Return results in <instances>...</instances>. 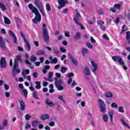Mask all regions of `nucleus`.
<instances>
[{
    "label": "nucleus",
    "mask_w": 130,
    "mask_h": 130,
    "mask_svg": "<svg viewBox=\"0 0 130 130\" xmlns=\"http://www.w3.org/2000/svg\"><path fill=\"white\" fill-rule=\"evenodd\" d=\"M56 77L54 78L55 81L54 84L56 88L57 89L58 91H62L64 90V87L63 86H64V81L61 79H58L60 78V74L59 73H55Z\"/></svg>",
    "instance_id": "obj_1"
},
{
    "label": "nucleus",
    "mask_w": 130,
    "mask_h": 130,
    "mask_svg": "<svg viewBox=\"0 0 130 130\" xmlns=\"http://www.w3.org/2000/svg\"><path fill=\"white\" fill-rule=\"evenodd\" d=\"M28 9L31 10L32 13H34L35 15V17L34 19H32V22L34 24H37L38 22H40L41 21V15L39 13V11H38V9L34 6L32 4H29L28 5Z\"/></svg>",
    "instance_id": "obj_2"
},
{
    "label": "nucleus",
    "mask_w": 130,
    "mask_h": 130,
    "mask_svg": "<svg viewBox=\"0 0 130 130\" xmlns=\"http://www.w3.org/2000/svg\"><path fill=\"white\" fill-rule=\"evenodd\" d=\"M43 36L44 37L45 41L46 42H48L49 40V36H48V30H47V27H46V24L45 23L43 24Z\"/></svg>",
    "instance_id": "obj_3"
},
{
    "label": "nucleus",
    "mask_w": 130,
    "mask_h": 130,
    "mask_svg": "<svg viewBox=\"0 0 130 130\" xmlns=\"http://www.w3.org/2000/svg\"><path fill=\"white\" fill-rule=\"evenodd\" d=\"M58 3L59 4V6L58 7V10H61L68 2L67 0H58Z\"/></svg>",
    "instance_id": "obj_4"
},
{
    "label": "nucleus",
    "mask_w": 130,
    "mask_h": 130,
    "mask_svg": "<svg viewBox=\"0 0 130 130\" xmlns=\"http://www.w3.org/2000/svg\"><path fill=\"white\" fill-rule=\"evenodd\" d=\"M117 10H121V4H116L114 5L113 7H111L110 9V11L113 12V13L116 12Z\"/></svg>",
    "instance_id": "obj_5"
},
{
    "label": "nucleus",
    "mask_w": 130,
    "mask_h": 130,
    "mask_svg": "<svg viewBox=\"0 0 130 130\" xmlns=\"http://www.w3.org/2000/svg\"><path fill=\"white\" fill-rule=\"evenodd\" d=\"M20 34L21 36H22V37L24 40V42L26 44V46L28 48V50H31V46H30V43H29V42H28V40H27V39H26V37L23 34V32L22 31H21L20 32Z\"/></svg>",
    "instance_id": "obj_6"
},
{
    "label": "nucleus",
    "mask_w": 130,
    "mask_h": 130,
    "mask_svg": "<svg viewBox=\"0 0 130 130\" xmlns=\"http://www.w3.org/2000/svg\"><path fill=\"white\" fill-rule=\"evenodd\" d=\"M35 5L39 9L40 13H41L42 16H44L45 14H44V9H43V5L42 4H38V2H36Z\"/></svg>",
    "instance_id": "obj_7"
},
{
    "label": "nucleus",
    "mask_w": 130,
    "mask_h": 130,
    "mask_svg": "<svg viewBox=\"0 0 130 130\" xmlns=\"http://www.w3.org/2000/svg\"><path fill=\"white\" fill-rule=\"evenodd\" d=\"M21 55L16 56V58H15L14 59L13 71H15V70H16V68L18 67L19 64L18 61L21 60Z\"/></svg>",
    "instance_id": "obj_8"
},
{
    "label": "nucleus",
    "mask_w": 130,
    "mask_h": 130,
    "mask_svg": "<svg viewBox=\"0 0 130 130\" xmlns=\"http://www.w3.org/2000/svg\"><path fill=\"white\" fill-rule=\"evenodd\" d=\"M91 66L93 68L92 69V72L93 73L94 75H96L95 71H97L98 69V64H97L95 62L91 61Z\"/></svg>",
    "instance_id": "obj_9"
},
{
    "label": "nucleus",
    "mask_w": 130,
    "mask_h": 130,
    "mask_svg": "<svg viewBox=\"0 0 130 130\" xmlns=\"http://www.w3.org/2000/svg\"><path fill=\"white\" fill-rule=\"evenodd\" d=\"M0 64L1 68H6L7 67V61H6V59L5 58L2 57L1 58V61H0Z\"/></svg>",
    "instance_id": "obj_10"
},
{
    "label": "nucleus",
    "mask_w": 130,
    "mask_h": 130,
    "mask_svg": "<svg viewBox=\"0 0 130 130\" xmlns=\"http://www.w3.org/2000/svg\"><path fill=\"white\" fill-rule=\"evenodd\" d=\"M80 13L79 12H77L76 15H75V17L74 18L73 20L76 24V25H78V24H79V18H80Z\"/></svg>",
    "instance_id": "obj_11"
},
{
    "label": "nucleus",
    "mask_w": 130,
    "mask_h": 130,
    "mask_svg": "<svg viewBox=\"0 0 130 130\" xmlns=\"http://www.w3.org/2000/svg\"><path fill=\"white\" fill-rule=\"evenodd\" d=\"M83 74L85 75V76H90L91 74V72H90V69L88 67H85L83 69Z\"/></svg>",
    "instance_id": "obj_12"
},
{
    "label": "nucleus",
    "mask_w": 130,
    "mask_h": 130,
    "mask_svg": "<svg viewBox=\"0 0 130 130\" xmlns=\"http://www.w3.org/2000/svg\"><path fill=\"white\" fill-rule=\"evenodd\" d=\"M68 54H69L70 59H71V60H72V61L74 63V64L75 66H77L78 65V61L76 59L74 58V57L72 55H71L70 53H69Z\"/></svg>",
    "instance_id": "obj_13"
},
{
    "label": "nucleus",
    "mask_w": 130,
    "mask_h": 130,
    "mask_svg": "<svg viewBox=\"0 0 130 130\" xmlns=\"http://www.w3.org/2000/svg\"><path fill=\"white\" fill-rule=\"evenodd\" d=\"M19 102L20 103L21 110H22V111H24V110H25L26 108L25 103L24 102V101L22 100L21 101L19 100Z\"/></svg>",
    "instance_id": "obj_14"
},
{
    "label": "nucleus",
    "mask_w": 130,
    "mask_h": 130,
    "mask_svg": "<svg viewBox=\"0 0 130 130\" xmlns=\"http://www.w3.org/2000/svg\"><path fill=\"white\" fill-rule=\"evenodd\" d=\"M0 47L1 48H6V43L4 41V39L2 37H0Z\"/></svg>",
    "instance_id": "obj_15"
},
{
    "label": "nucleus",
    "mask_w": 130,
    "mask_h": 130,
    "mask_svg": "<svg viewBox=\"0 0 130 130\" xmlns=\"http://www.w3.org/2000/svg\"><path fill=\"white\" fill-rule=\"evenodd\" d=\"M45 103L48 106L50 107H53L54 106V104L52 102H49V100L48 99H46Z\"/></svg>",
    "instance_id": "obj_16"
},
{
    "label": "nucleus",
    "mask_w": 130,
    "mask_h": 130,
    "mask_svg": "<svg viewBox=\"0 0 130 130\" xmlns=\"http://www.w3.org/2000/svg\"><path fill=\"white\" fill-rule=\"evenodd\" d=\"M21 92L22 94L24 96L25 99H27V97H28V91L25 88H23L21 89Z\"/></svg>",
    "instance_id": "obj_17"
},
{
    "label": "nucleus",
    "mask_w": 130,
    "mask_h": 130,
    "mask_svg": "<svg viewBox=\"0 0 130 130\" xmlns=\"http://www.w3.org/2000/svg\"><path fill=\"white\" fill-rule=\"evenodd\" d=\"M109 117L110 118V120L112 122H113V114H114V112L113 111H110L108 113Z\"/></svg>",
    "instance_id": "obj_18"
},
{
    "label": "nucleus",
    "mask_w": 130,
    "mask_h": 130,
    "mask_svg": "<svg viewBox=\"0 0 130 130\" xmlns=\"http://www.w3.org/2000/svg\"><path fill=\"white\" fill-rule=\"evenodd\" d=\"M49 118V115L48 114H44L41 116V119L42 120H45L46 119H48Z\"/></svg>",
    "instance_id": "obj_19"
},
{
    "label": "nucleus",
    "mask_w": 130,
    "mask_h": 130,
    "mask_svg": "<svg viewBox=\"0 0 130 130\" xmlns=\"http://www.w3.org/2000/svg\"><path fill=\"white\" fill-rule=\"evenodd\" d=\"M39 123V121L36 120L32 121L31 122V125L33 127H37L38 126V124Z\"/></svg>",
    "instance_id": "obj_20"
},
{
    "label": "nucleus",
    "mask_w": 130,
    "mask_h": 130,
    "mask_svg": "<svg viewBox=\"0 0 130 130\" xmlns=\"http://www.w3.org/2000/svg\"><path fill=\"white\" fill-rule=\"evenodd\" d=\"M4 19L5 24L7 25H10L11 24V20L8 17L4 16Z\"/></svg>",
    "instance_id": "obj_21"
},
{
    "label": "nucleus",
    "mask_w": 130,
    "mask_h": 130,
    "mask_svg": "<svg viewBox=\"0 0 130 130\" xmlns=\"http://www.w3.org/2000/svg\"><path fill=\"white\" fill-rule=\"evenodd\" d=\"M36 85L35 86L36 89L38 90H40L41 89V85H40V82L36 81Z\"/></svg>",
    "instance_id": "obj_22"
},
{
    "label": "nucleus",
    "mask_w": 130,
    "mask_h": 130,
    "mask_svg": "<svg viewBox=\"0 0 130 130\" xmlns=\"http://www.w3.org/2000/svg\"><path fill=\"white\" fill-rule=\"evenodd\" d=\"M74 38L77 40L81 39V34H80V32H77L74 37Z\"/></svg>",
    "instance_id": "obj_23"
},
{
    "label": "nucleus",
    "mask_w": 130,
    "mask_h": 130,
    "mask_svg": "<svg viewBox=\"0 0 130 130\" xmlns=\"http://www.w3.org/2000/svg\"><path fill=\"white\" fill-rule=\"evenodd\" d=\"M50 60L51 63H54V64H56L57 63V58L55 57L53 59L50 58Z\"/></svg>",
    "instance_id": "obj_24"
},
{
    "label": "nucleus",
    "mask_w": 130,
    "mask_h": 130,
    "mask_svg": "<svg viewBox=\"0 0 130 130\" xmlns=\"http://www.w3.org/2000/svg\"><path fill=\"white\" fill-rule=\"evenodd\" d=\"M101 112L103 113H105L106 112V107L105 106H102L100 107Z\"/></svg>",
    "instance_id": "obj_25"
},
{
    "label": "nucleus",
    "mask_w": 130,
    "mask_h": 130,
    "mask_svg": "<svg viewBox=\"0 0 130 130\" xmlns=\"http://www.w3.org/2000/svg\"><path fill=\"white\" fill-rule=\"evenodd\" d=\"M99 103L100 107L101 106H105V103H104V101L101 99H99Z\"/></svg>",
    "instance_id": "obj_26"
},
{
    "label": "nucleus",
    "mask_w": 130,
    "mask_h": 130,
    "mask_svg": "<svg viewBox=\"0 0 130 130\" xmlns=\"http://www.w3.org/2000/svg\"><path fill=\"white\" fill-rule=\"evenodd\" d=\"M126 38L127 39V42L128 43H130V40H129V38H130V32L129 31H127L126 32Z\"/></svg>",
    "instance_id": "obj_27"
},
{
    "label": "nucleus",
    "mask_w": 130,
    "mask_h": 130,
    "mask_svg": "<svg viewBox=\"0 0 130 130\" xmlns=\"http://www.w3.org/2000/svg\"><path fill=\"white\" fill-rule=\"evenodd\" d=\"M120 58V57H119L118 56H112V59H113V60H114V61H118Z\"/></svg>",
    "instance_id": "obj_28"
},
{
    "label": "nucleus",
    "mask_w": 130,
    "mask_h": 130,
    "mask_svg": "<svg viewBox=\"0 0 130 130\" xmlns=\"http://www.w3.org/2000/svg\"><path fill=\"white\" fill-rule=\"evenodd\" d=\"M118 62L121 66H123L124 64L123 59L121 57H120V58L119 59V60H118Z\"/></svg>",
    "instance_id": "obj_29"
},
{
    "label": "nucleus",
    "mask_w": 130,
    "mask_h": 130,
    "mask_svg": "<svg viewBox=\"0 0 130 130\" xmlns=\"http://www.w3.org/2000/svg\"><path fill=\"white\" fill-rule=\"evenodd\" d=\"M105 96L107 98H110L112 97L113 95L111 92H106L105 94Z\"/></svg>",
    "instance_id": "obj_30"
},
{
    "label": "nucleus",
    "mask_w": 130,
    "mask_h": 130,
    "mask_svg": "<svg viewBox=\"0 0 130 130\" xmlns=\"http://www.w3.org/2000/svg\"><path fill=\"white\" fill-rule=\"evenodd\" d=\"M60 70H61V73H62V74H64V73L67 72V69L64 67H61L60 68Z\"/></svg>",
    "instance_id": "obj_31"
},
{
    "label": "nucleus",
    "mask_w": 130,
    "mask_h": 130,
    "mask_svg": "<svg viewBox=\"0 0 130 130\" xmlns=\"http://www.w3.org/2000/svg\"><path fill=\"white\" fill-rule=\"evenodd\" d=\"M103 119L105 122H107L108 120V116L107 114H104L103 117Z\"/></svg>",
    "instance_id": "obj_32"
},
{
    "label": "nucleus",
    "mask_w": 130,
    "mask_h": 130,
    "mask_svg": "<svg viewBox=\"0 0 130 130\" xmlns=\"http://www.w3.org/2000/svg\"><path fill=\"white\" fill-rule=\"evenodd\" d=\"M0 8L2 11H5L6 10V6L2 3H0Z\"/></svg>",
    "instance_id": "obj_33"
},
{
    "label": "nucleus",
    "mask_w": 130,
    "mask_h": 130,
    "mask_svg": "<svg viewBox=\"0 0 130 130\" xmlns=\"http://www.w3.org/2000/svg\"><path fill=\"white\" fill-rule=\"evenodd\" d=\"M82 53L83 55H85L86 53H88V49H87L86 48H83L82 50Z\"/></svg>",
    "instance_id": "obj_34"
},
{
    "label": "nucleus",
    "mask_w": 130,
    "mask_h": 130,
    "mask_svg": "<svg viewBox=\"0 0 130 130\" xmlns=\"http://www.w3.org/2000/svg\"><path fill=\"white\" fill-rule=\"evenodd\" d=\"M3 125L4 127H6L8 126V120L7 119H5L3 122Z\"/></svg>",
    "instance_id": "obj_35"
},
{
    "label": "nucleus",
    "mask_w": 130,
    "mask_h": 130,
    "mask_svg": "<svg viewBox=\"0 0 130 130\" xmlns=\"http://www.w3.org/2000/svg\"><path fill=\"white\" fill-rule=\"evenodd\" d=\"M46 8L48 12H50V11L51 10V7H50V5H49V4H46Z\"/></svg>",
    "instance_id": "obj_36"
},
{
    "label": "nucleus",
    "mask_w": 130,
    "mask_h": 130,
    "mask_svg": "<svg viewBox=\"0 0 130 130\" xmlns=\"http://www.w3.org/2000/svg\"><path fill=\"white\" fill-rule=\"evenodd\" d=\"M36 59H37V58L34 55L31 56V57H30V60L32 62H34V61H35L36 60Z\"/></svg>",
    "instance_id": "obj_37"
},
{
    "label": "nucleus",
    "mask_w": 130,
    "mask_h": 130,
    "mask_svg": "<svg viewBox=\"0 0 130 130\" xmlns=\"http://www.w3.org/2000/svg\"><path fill=\"white\" fill-rule=\"evenodd\" d=\"M45 52L43 50H40L37 52V54L38 55H43L44 54Z\"/></svg>",
    "instance_id": "obj_38"
},
{
    "label": "nucleus",
    "mask_w": 130,
    "mask_h": 130,
    "mask_svg": "<svg viewBox=\"0 0 130 130\" xmlns=\"http://www.w3.org/2000/svg\"><path fill=\"white\" fill-rule=\"evenodd\" d=\"M58 99H59V100L62 101L63 103H66V101H64V100H63V97L62 96V95H59L58 96Z\"/></svg>",
    "instance_id": "obj_39"
},
{
    "label": "nucleus",
    "mask_w": 130,
    "mask_h": 130,
    "mask_svg": "<svg viewBox=\"0 0 130 130\" xmlns=\"http://www.w3.org/2000/svg\"><path fill=\"white\" fill-rule=\"evenodd\" d=\"M98 25H100V26H102L103 25H104V21L102 20H99L97 22Z\"/></svg>",
    "instance_id": "obj_40"
},
{
    "label": "nucleus",
    "mask_w": 130,
    "mask_h": 130,
    "mask_svg": "<svg viewBox=\"0 0 130 130\" xmlns=\"http://www.w3.org/2000/svg\"><path fill=\"white\" fill-rule=\"evenodd\" d=\"M32 96L35 99H37L38 100H39V98L37 96V93L36 92H34L32 93Z\"/></svg>",
    "instance_id": "obj_41"
},
{
    "label": "nucleus",
    "mask_w": 130,
    "mask_h": 130,
    "mask_svg": "<svg viewBox=\"0 0 130 130\" xmlns=\"http://www.w3.org/2000/svg\"><path fill=\"white\" fill-rule=\"evenodd\" d=\"M25 118L26 120H30V118H31V115L29 114H26L25 116Z\"/></svg>",
    "instance_id": "obj_42"
},
{
    "label": "nucleus",
    "mask_w": 130,
    "mask_h": 130,
    "mask_svg": "<svg viewBox=\"0 0 130 130\" xmlns=\"http://www.w3.org/2000/svg\"><path fill=\"white\" fill-rule=\"evenodd\" d=\"M28 128H31V124H29V123L26 122L25 125V129H28Z\"/></svg>",
    "instance_id": "obj_43"
},
{
    "label": "nucleus",
    "mask_w": 130,
    "mask_h": 130,
    "mask_svg": "<svg viewBox=\"0 0 130 130\" xmlns=\"http://www.w3.org/2000/svg\"><path fill=\"white\" fill-rule=\"evenodd\" d=\"M14 43L15 44H18V41L17 40V37L15 36L13 37Z\"/></svg>",
    "instance_id": "obj_44"
},
{
    "label": "nucleus",
    "mask_w": 130,
    "mask_h": 130,
    "mask_svg": "<svg viewBox=\"0 0 130 130\" xmlns=\"http://www.w3.org/2000/svg\"><path fill=\"white\" fill-rule=\"evenodd\" d=\"M9 35L12 36V37H14L15 36H16V35H15V34H14V32H13V31L12 30H9Z\"/></svg>",
    "instance_id": "obj_45"
},
{
    "label": "nucleus",
    "mask_w": 130,
    "mask_h": 130,
    "mask_svg": "<svg viewBox=\"0 0 130 130\" xmlns=\"http://www.w3.org/2000/svg\"><path fill=\"white\" fill-rule=\"evenodd\" d=\"M60 52H62V53H65V52H67V49H66L62 47H60Z\"/></svg>",
    "instance_id": "obj_46"
},
{
    "label": "nucleus",
    "mask_w": 130,
    "mask_h": 130,
    "mask_svg": "<svg viewBox=\"0 0 130 130\" xmlns=\"http://www.w3.org/2000/svg\"><path fill=\"white\" fill-rule=\"evenodd\" d=\"M111 107H112L113 108H117V105H116L115 103H113L111 104Z\"/></svg>",
    "instance_id": "obj_47"
},
{
    "label": "nucleus",
    "mask_w": 130,
    "mask_h": 130,
    "mask_svg": "<svg viewBox=\"0 0 130 130\" xmlns=\"http://www.w3.org/2000/svg\"><path fill=\"white\" fill-rule=\"evenodd\" d=\"M87 46L88 48H90V49H92L93 48V46L92 45V44H91L90 43H88L87 44Z\"/></svg>",
    "instance_id": "obj_48"
},
{
    "label": "nucleus",
    "mask_w": 130,
    "mask_h": 130,
    "mask_svg": "<svg viewBox=\"0 0 130 130\" xmlns=\"http://www.w3.org/2000/svg\"><path fill=\"white\" fill-rule=\"evenodd\" d=\"M119 112H121V113H123L124 112L123 111V108H122V107H120L119 108Z\"/></svg>",
    "instance_id": "obj_49"
},
{
    "label": "nucleus",
    "mask_w": 130,
    "mask_h": 130,
    "mask_svg": "<svg viewBox=\"0 0 130 130\" xmlns=\"http://www.w3.org/2000/svg\"><path fill=\"white\" fill-rule=\"evenodd\" d=\"M127 30V28L125 27V25H123L122 27V32H124L125 31H126Z\"/></svg>",
    "instance_id": "obj_50"
},
{
    "label": "nucleus",
    "mask_w": 130,
    "mask_h": 130,
    "mask_svg": "<svg viewBox=\"0 0 130 130\" xmlns=\"http://www.w3.org/2000/svg\"><path fill=\"white\" fill-rule=\"evenodd\" d=\"M74 76H75V75L73 73H70L67 75V77L69 78H71V77H74Z\"/></svg>",
    "instance_id": "obj_51"
},
{
    "label": "nucleus",
    "mask_w": 130,
    "mask_h": 130,
    "mask_svg": "<svg viewBox=\"0 0 130 130\" xmlns=\"http://www.w3.org/2000/svg\"><path fill=\"white\" fill-rule=\"evenodd\" d=\"M90 41L92 42V43H96V41L95 40V39H94V38H93V37H90Z\"/></svg>",
    "instance_id": "obj_52"
},
{
    "label": "nucleus",
    "mask_w": 130,
    "mask_h": 130,
    "mask_svg": "<svg viewBox=\"0 0 130 130\" xmlns=\"http://www.w3.org/2000/svg\"><path fill=\"white\" fill-rule=\"evenodd\" d=\"M13 73H14V72H16V73H17V74H20V72H21L20 71L19 69H17V68L15 69V71H14V69H13L12 71Z\"/></svg>",
    "instance_id": "obj_53"
},
{
    "label": "nucleus",
    "mask_w": 130,
    "mask_h": 130,
    "mask_svg": "<svg viewBox=\"0 0 130 130\" xmlns=\"http://www.w3.org/2000/svg\"><path fill=\"white\" fill-rule=\"evenodd\" d=\"M34 78H37L38 77V73L37 72H35L32 74Z\"/></svg>",
    "instance_id": "obj_54"
},
{
    "label": "nucleus",
    "mask_w": 130,
    "mask_h": 130,
    "mask_svg": "<svg viewBox=\"0 0 130 130\" xmlns=\"http://www.w3.org/2000/svg\"><path fill=\"white\" fill-rule=\"evenodd\" d=\"M72 82H73V79L72 78H69V80L67 81L68 84L70 85V84H71Z\"/></svg>",
    "instance_id": "obj_55"
},
{
    "label": "nucleus",
    "mask_w": 130,
    "mask_h": 130,
    "mask_svg": "<svg viewBox=\"0 0 130 130\" xmlns=\"http://www.w3.org/2000/svg\"><path fill=\"white\" fill-rule=\"evenodd\" d=\"M76 85H77V83H76V81H75L74 80L73 83L71 84L72 88H74V87H75V86H76Z\"/></svg>",
    "instance_id": "obj_56"
},
{
    "label": "nucleus",
    "mask_w": 130,
    "mask_h": 130,
    "mask_svg": "<svg viewBox=\"0 0 130 130\" xmlns=\"http://www.w3.org/2000/svg\"><path fill=\"white\" fill-rule=\"evenodd\" d=\"M4 87L5 90H9V89H10V86L6 84H4Z\"/></svg>",
    "instance_id": "obj_57"
},
{
    "label": "nucleus",
    "mask_w": 130,
    "mask_h": 130,
    "mask_svg": "<svg viewBox=\"0 0 130 130\" xmlns=\"http://www.w3.org/2000/svg\"><path fill=\"white\" fill-rule=\"evenodd\" d=\"M115 24H118L119 23V17H117L116 18V20L115 21Z\"/></svg>",
    "instance_id": "obj_58"
},
{
    "label": "nucleus",
    "mask_w": 130,
    "mask_h": 130,
    "mask_svg": "<svg viewBox=\"0 0 130 130\" xmlns=\"http://www.w3.org/2000/svg\"><path fill=\"white\" fill-rule=\"evenodd\" d=\"M18 87H19V89H22H22H24L23 88H24V85H23V84H19L18 85Z\"/></svg>",
    "instance_id": "obj_59"
},
{
    "label": "nucleus",
    "mask_w": 130,
    "mask_h": 130,
    "mask_svg": "<svg viewBox=\"0 0 130 130\" xmlns=\"http://www.w3.org/2000/svg\"><path fill=\"white\" fill-rule=\"evenodd\" d=\"M100 29L102 30V31H105V27L103 25H100Z\"/></svg>",
    "instance_id": "obj_60"
},
{
    "label": "nucleus",
    "mask_w": 130,
    "mask_h": 130,
    "mask_svg": "<svg viewBox=\"0 0 130 130\" xmlns=\"http://www.w3.org/2000/svg\"><path fill=\"white\" fill-rule=\"evenodd\" d=\"M47 81H49V82H52V81H53V80L52 79V77L48 76Z\"/></svg>",
    "instance_id": "obj_61"
},
{
    "label": "nucleus",
    "mask_w": 130,
    "mask_h": 130,
    "mask_svg": "<svg viewBox=\"0 0 130 130\" xmlns=\"http://www.w3.org/2000/svg\"><path fill=\"white\" fill-rule=\"evenodd\" d=\"M104 39H106V40H109V38H108V37H107V35H106V34L104 35Z\"/></svg>",
    "instance_id": "obj_62"
},
{
    "label": "nucleus",
    "mask_w": 130,
    "mask_h": 130,
    "mask_svg": "<svg viewBox=\"0 0 130 130\" xmlns=\"http://www.w3.org/2000/svg\"><path fill=\"white\" fill-rule=\"evenodd\" d=\"M49 125H50V126H54V122L53 121L50 122L49 123Z\"/></svg>",
    "instance_id": "obj_63"
},
{
    "label": "nucleus",
    "mask_w": 130,
    "mask_h": 130,
    "mask_svg": "<svg viewBox=\"0 0 130 130\" xmlns=\"http://www.w3.org/2000/svg\"><path fill=\"white\" fill-rule=\"evenodd\" d=\"M23 125H24V122H20V129H23Z\"/></svg>",
    "instance_id": "obj_64"
}]
</instances>
